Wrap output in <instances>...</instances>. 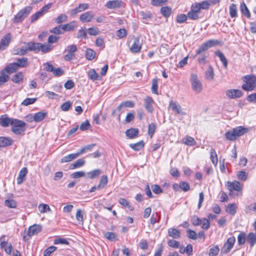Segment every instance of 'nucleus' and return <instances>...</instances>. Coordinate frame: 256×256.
I'll list each match as a JSON object with an SVG mask.
<instances>
[{
    "label": "nucleus",
    "mask_w": 256,
    "mask_h": 256,
    "mask_svg": "<svg viewBox=\"0 0 256 256\" xmlns=\"http://www.w3.org/2000/svg\"><path fill=\"white\" fill-rule=\"evenodd\" d=\"M105 237L108 240L113 241L116 238V234L114 232H107L104 234Z\"/></svg>",
    "instance_id": "680f3d73"
},
{
    "label": "nucleus",
    "mask_w": 256,
    "mask_h": 256,
    "mask_svg": "<svg viewBox=\"0 0 256 256\" xmlns=\"http://www.w3.org/2000/svg\"><path fill=\"white\" fill-rule=\"evenodd\" d=\"M227 188L230 192V194L234 190L239 192L242 190L240 184L238 181H234L232 182H228L226 184Z\"/></svg>",
    "instance_id": "9d476101"
},
{
    "label": "nucleus",
    "mask_w": 256,
    "mask_h": 256,
    "mask_svg": "<svg viewBox=\"0 0 256 256\" xmlns=\"http://www.w3.org/2000/svg\"><path fill=\"white\" fill-rule=\"evenodd\" d=\"M32 10L30 6H28L21 10L14 17L13 21L14 23H18L23 20L30 14Z\"/></svg>",
    "instance_id": "20e7f679"
},
{
    "label": "nucleus",
    "mask_w": 256,
    "mask_h": 256,
    "mask_svg": "<svg viewBox=\"0 0 256 256\" xmlns=\"http://www.w3.org/2000/svg\"><path fill=\"white\" fill-rule=\"evenodd\" d=\"M154 103V101L151 97L148 96L144 99V106L146 110L149 112H152L154 110V108L152 104Z\"/></svg>",
    "instance_id": "2eb2a0df"
},
{
    "label": "nucleus",
    "mask_w": 256,
    "mask_h": 256,
    "mask_svg": "<svg viewBox=\"0 0 256 256\" xmlns=\"http://www.w3.org/2000/svg\"><path fill=\"white\" fill-rule=\"evenodd\" d=\"M12 131L16 134H20L26 130V124L23 121L14 119L12 122Z\"/></svg>",
    "instance_id": "7ed1b4c3"
},
{
    "label": "nucleus",
    "mask_w": 256,
    "mask_h": 256,
    "mask_svg": "<svg viewBox=\"0 0 256 256\" xmlns=\"http://www.w3.org/2000/svg\"><path fill=\"white\" fill-rule=\"evenodd\" d=\"M46 116V112H40L34 114V120L36 122H40Z\"/></svg>",
    "instance_id": "bb28decb"
},
{
    "label": "nucleus",
    "mask_w": 256,
    "mask_h": 256,
    "mask_svg": "<svg viewBox=\"0 0 256 256\" xmlns=\"http://www.w3.org/2000/svg\"><path fill=\"white\" fill-rule=\"evenodd\" d=\"M28 174V170L24 167L21 169L18 174V176L16 178L17 184H20L25 180V178Z\"/></svg>",
    "instance_id": "f3484780"
},
{
    "label": "nucleus",
    "mask_w": 256,
    "mask_h": 256,
    "mask_svg": "<svg viewBox=\"0 0 256 256\" xmlns=\"http://www.w3.org/2000/svg\"><path fill=\"white\" fill-rule=\"evenodd\" d=\"M96 52L91 48H88L86 52V58L88 60H92L94 58Z\"/></svg>",
    "instance_id": "4c0bfd02"
},
{
    "label": "nucleus",
    "mask_w": 256,
    "mask_h": 256,
    "mask_svg": "<svg viewBox=\"0 0 256 256\" xmlns=\"http://www.w3.org/2000/svg\"><path fill=\"white\" fill-rule=\"evenodd\" d=\"M226 211L232 215H234L236 212V206L234 204H228L226 208Z\"/></svg>",
    "instance_id": "e433bc0d"
},
{
    "label": "nucleus",
    "mask_w": 256,
    "mask_h": 256,
    "mask_svg": "<svg viewBox=\"0 0 256 256\" xmlns=\"http://www.w3.org/2000/svg\"><path fill=\"white\" fill-rule=\"evenodd\" d=\"M18 67L17 66V64H16V62H14L12 64H8L4 70V71L6 70V72L8 74H11L14 72L18 70Z\"/></svg>",
    "instance_id": "5701e85b"
},
{
    "label": "nucleus",
    "mask_w": 256,
    "mask_h": 256,
    "mask_svg": "<svg viewBox=\"0 0 256 256\" xmlns=\"http://www.w3.org/2000/svg\"><path fill=\"white\" fill-rule=\"evenodd\" d=\"M188 18V16L184 14H180L176 17V22L179 24H182L185 22Z\"/></svg>",
    "instance_id": "774afa93"
},
{
    "label": "nucleus",
    "mask_w": 256,
    "mask_h": 256,
    "mask_svg": "<svg viewBox=\"0 0 256 256\" xmlns=\"http://www.w3.org/2000/svg\"><path fill=\"white\" fill-rule=\"evenodd\" d=\"M190 80L192 90L198 93L201 92L202 90V84L198 80L196 74H192L190 76Z\"/></svg>",
    "instance_id": "39448f33"
},
{
    "label": "nucleus",
    "mask_w": 256,
    "mask_h": 256,
    "mask_svg": "<svg viewBox=\"0 0 256 256\" xmlns=\"http://www.w3.org/2000/svg\"><path fill=\"white\" fill-rule=\"evenodd\" d=\"M42 230V226L40 224H34L30 226L28 232V236H32L36 234H37Z\"/></svg>",
    "instance_id": "4468645a"
},
{
    "label": "nucleus",
    "mask_w": 256,
    "mask_h": 256,
    "mask_svg": "<svg viewBox=\"0 0 256 256\" xmlns=\"http://www.w3.org/2000/svg\"><path fill=\"white\" fill-rule=\"evenodd\" d=\"M156 125L154 123H151L148 126V134L152 138L155 132Z\"/></svg>",
    "instance_id": "052dcab7"
},
{
    "label": "nucleus",
    "mask_w": 256,
    "mask_h": 256,
    "mask_svg": "<svg viewBox=\"0 0 256 256\" xmlns=\"http://www.w3.org/2000/svg\"><path fill=\"white\" fill-rule=\"evenodd\" d=\"M13 120L6 116H2L0 118V124L4 127L8 126L10 124L12 125Z\"/></svg>",
    "instance_id": "aec40b11"
},
{
    "label": "nucleus",
    "mask_w": 256,
    "mask_h": 256,
    "mask_svg": "<svg viewBox=\"0 0 256 256\" xmlns=\"http://www.w3.org/2000/svg\"><path fill=\"white\" fill-rule=\"evenodd\" d=\"M12 144V140L9 138L6 137H0V146H10Z\"/></svg>",
    "instance_id": "72a5a7b5"
},
{
    "label": "nucleus",
    "mask_w": 256,
    "mask_h": 256,
    "mask_svg": "<svg viewBox=\"0 0 256 256\" xmlns=\"http://www.w3.org/2000/svg\"><path fill=\"white\" fill-rule=\"evenodd\" d=\"M16 64L18 68H25L28 65V59L26 58H18Z\"/></svg>",
    "instance_id": "393cba45"
},
{
    "label": "nucleus",
    "mask_w": 256,
    "mask_h": 256,
    "mask_svg": "<svg viewBox=\"0 0 256 256\" xmlns=\"http://www.w3.org/2000/svg\"><path fill=\"white\" fill-rule=\"evenodd\" d=\"M102 172L100 169H96L93 170H92L87 173L88 176L90 179H94L97 177H98L101 174Z\"/></svg>",
    "instance_id": "cd10ccee"
},
{
    "label": "nucleus",
    "mask_w": 256,
    "mask_h": 256,
    "mask_svg": "<svg viewBox=\"0 0 256 256\" xmlns=\"http://www.w3.org/2000/svg\"><path fill=\"white\" fill-rule=\"evenodd\" d=\"M86 176V173L84 172H76L72 174L71 176L73 178H78L81 177H84Z\"/></svg>",
    "instance_id": "338daca9"
},
{
    "label": "nucleus",
    "mask_w": 256,
    "mask_h": 256,
    "mask_svg": "<svg viewBox=\"0 0 256 256\" xmlns=\"http://www.w3.org/2000/svg\"><path fill=\"white\" fill-rule=\"evenodd\" d=\"M183 142L190 146H194L196 144V142L194 140V138L190 136H186L183 140Z\"/></svg>",
    "instance_id": "c9c22d12"
},
{
    "label": "nucleus",
    "mask_w": 256,
    "mask_h": 256,
    "mask_svg": "<svg viewBox=\"0 0 256 256\" xmlns=\"http://www.w3.org/2000/svg\"><path fill=\"white\" fill-rule=\"evenodd\" d=\"M126 136L130 138H132L138 135V130L137 128H132L126 132Z\"/></svg>",
    "instance_id": "a878e982"
},
{
    "label": "nucleus",
    "mask_w": 256,
    "mask_h": 256,
    "mask_svg": "<svg viewBox=\"0 0 256 256\" xmlns=\"http://www.w3.org/2000/svg\"><path fill=\"white\" fill-rule=\"evenodd\" d=\"M247 240L250 246L252 247L256 244V234L253 232L249 233L248 235Z\"/></svg>",
    "instance_id": "2f4dec72"
},
{
    "label": "nucleus",
    "mask_w": 256,
    "mask_h": 256,
    "mask_svg": "<svg viewBox=\"0 0 256 256\" xmlns=\"http://www.w3.org/2000/svg\"><path fill=\"white\" fill-rule=\"evenodd\" d=\"M220 251L219 248L218 246H213L212 248H210L209 252H208V256H216Z\"/></svg>",
    "instance_id": "09e8293b"
},
{
    "label": "nucleus",
    "mask_w": 256,
    "mask_h": 256,
    "mask_svg": "<svg viewBox=\"0 0 256 256\" xmlns=\"http://www.w3.org/2000/svg\"><path fill=\"white\" fill-rule=\"evenodd\" d=\"M168 244L174 248H178L180 247V243L174 240H170L168 242Z\"/></svg>",
    "instance_id": "0e129e2a"
},
{
    "label": "nucleus",
    "mask_w": 256,
    "mask_h": 256,
    "mask_svg": "<svg viewBox=\"0 0 256 256\" xmlns=\"http://www.w3.org/2000/svg\"><path fill=\"white\" fill-rule=\"evenodd\" d=\"M88 8V4L86 3L80 4L78 6L70 10V15L72 16H75L78 13L87 10Z\"/></svg>",
    "instance_id": "f8f14e48"
},
{
    "label": "nucleus",
    "mask_w": 256,
    "mask_h": 256,
    "mask_svg": "<svg viewBox=\"0 0 256 256\" xmlns=\"http://www.w3.org/2000/svg\"><path fill=\"white\" fill-rule=\"evenodd\" d=\"M151 90L153 94H158V82L156 78H154L152 80Z\"/></svg>",
    "instance_id": "37998d69"
},
{
    "label": "nucleus",
    "mask_w": 256,
    "mask_h": 256,
    "mask_svg": "<svg viewBox=\"0 0 256 256\" xmlns=\"http://www.w3.org/2000/svg\"><path fill=\"white\" fill-rule=\"evenodd\" d=\"M233 130L234 132L235 133L236 138L240 137L244 135V134L247 132L248 130V128L242 126H237L235 128H234Z\"/></svg>",
    "instance_id": "6ab92c4d"
},
{
    "label": "nucleus",
    "mask_w": 256,
    "mask_h": 256,
    "mask_svg": "<svg viewBox=\"0 0 256 256\" xmlns=\"http://www.w3.org/2000/svg\"><path fill=\"white\" fill-rule=\"evenodd\" d=\"M24 76L22 72L14 74L12 78V80L15 83H18L22 80Z\"/></svg>",
    "instance_id": "5fc2aeb1"
},
{
    "label": "nucleus",
    "mask_w": 256,
    "mask_h": 256,
    "mask_svg": "<svg viewBox=\"0 0 256 256\" xmlns=\"http://www.w3.org/2000/svg\"><path fill=\"white\" fill-rule=\"evenodd\" d=\"M116 35L120 38H124L126 36L127 31L124 28L120 29L116 32Z\"/></svg>",
    "instance_id": "4d7b16f0"
},
{
    "label": "nucleus",
    "mask_w": 256,
    "mask_h": 256,
    "mask_svg": "<svg viewBox=\"0 0 256 256\" xmlns=\"http://www.w3.org/2000/svg\"><path fill=\"white\" fill-rule=\"evenodd\" d=\"M11 40V34L8 33L1 39L0 41V50H4L9 45Z\"/></svg>",
    "instance_id": "9b49d317"
},
{
    "label": "nucleus",
    "mask_w": 256,
    "mask_h": 256,
    "mask_svg": "<svg viewBox=\"0 0 256 256\" xmlns=\"http://www.w3.org/2000/svg\"><path fill=\"white\" fill-rule=\"evenodd\" d=\"M5 205L9 208H14L16 207V202L12 199L6 200L4 201Z\"/></svg>",
    "instance_id": "c03bdc74"
},
{
    "label": "nucleus",
    "mask_w": 256,
    "mask_h": 256,
    "mask_svg": "<svg viewBox=\"0 0 256 256\" xmlns=\"http://www.w3.org/2000/svg\"><path fill=\"white\" fill-rule=\"evenodd\" d=\"M62 28V27L61 24L58 26H56L54 28H53L52 29L50 30V32L51 33H54V34H62L64 33V32L63 29Z\"/></svg>",
    "instance_id": "603ef678"
},
{
    "label": "nucleus",
    "mask_w": 256,
    "mask_h": 256,
    "mask_svg": "<svg viewBox=\"0 0 256 256\" xmlns=\"http://www.w3.org/2000/svg\"><path fill=\"white\" fill-rule=\"evenodd\" d=\"M226 94L229 98L234 99L242 97V92L239 90L230 89L226 91Z\"/></svg>",
    "instance_id": "1a4fd4ad"
},
{
    "label": "nucleus",
    "mask_w": 256,
    "mask_h": 256,
    "mask_svg": "<svg viewBox=\"0 0 256 256\" xmlns=\"http://www.w3.org/2000/svg\"><path fill=\"white\" fill-rule=\"evenodd\" d=\"M200 225H202V228L204 230H208L210 227L209 220L206 218H201Z\"/></svg>",
    "instance_id": "8fccbe9b"
},
{
    "label": "nucleus",
    "mask_w": 256,
    "mask_h": 256,
    "mask_svg": "<svg viewBox=\"0 0 256 256\" xmlns=\"http://www.w3.org/2000/svg\"><path fill=\"white\" fill-rule=\"evenodd\" d=\"M160 12L164 17H169L172 12L171 8L168 6H163L160 9Z\"/></svg>",
    "instance_id": "58836bf2"
},
{
    "label": "nucleus",
    "mask_w": 256,
    "mask_h": 256,
    "mask_svg": "<svg viewBox=\"0 0 256 256\" xmlns=\"http://www.w3.org/2000/svg\"><path fill=\"white\" fill-rule=\"evenodd\" d=\"M238 242L240 245L244 244L246 242L245 234L244 232L240 233L238 236Z\"/></svg>",
    "instance_id": "69168bd1"
},
{
    "label": "nucleus",
    "mask_w": 256,
    "mask_h": 256,
    "mask_svg": "<svg viewBox=\"0 0 256 256\" xmlns=\"http://www.w3.org/2000/svg\"><path fill=\"white\" fill-rule=\"evenodd\" d=\"M40 48V50H41L43 53H46L50 52L52 50L51 45L48 44H41Z\"/></svg>",
    "instance_id": "3c124183"
},
{
    "label": "nucleus",
    "mask_w": 256,
    "mask_h": 256,
    "mask_svg": "<svg viewBox=\"0 0 256 256\" xmlns=\"http://www.w3.org/2000/svg\"><path fill=\"white\" fill-rule=\"evenodd\" d=\"M85 164V161L83 159H78L74 163L70 166V169H75L76 168H80L83 166Z\"/></svg>",
    "instance_id": "473e14b6"
},
{
    "label": "nucleus",
    "mask_w": 256,
    "mask_h": 256,
    "mask_svg": "<svg viewBox=\"0 0 256 256\" xmlns=\"http://www.w3.org/2000/svg\"><path fill=\"white\" fill-rule=\"evenodd\" d=\"M170 107L178 114H181L183 116L186 115V112L182 110L180 106L176 102L171 101L170 102Z\"/></svg>",
    "instance_id": "dca6fc26"
},
{
    "label": "nucleus",
    "mask_w": 256,
    "mask_h": 256,
    "mask_svg": "<svg viewBox=\"0 0 256 256\" xmlns=\"http://www.w3.org/2000/svg\"><path fill=\"white\" fill-rule=\"evenodd\" d=\"M225 136L228 140L231 141H234L237 138L233 130H232L227 132L225 134Z\"/></svg>",
    "instance_id": "a18cd8bd"
},
{
    "label": "nucleus",
    "mask_w": 256,
    "mask_h": 256,
    "mask_svg": "<svg viewBox=\"0 0 256 256\" xmlns=\"http://www.w3.org/2000/svg\"><path fill=\"white\" fill-rule=\"evenodd\" d=\"M76 158H78L76 156V154L75 153L71 154L62 158L60 160V162L64 163L71 162L72 160L76 159Z\"/></svg>",
    "instance_id": "c756f323"
},
{
    "label": "nucleus",
    "mask_w": 256,
    "mask_h": 256,
    "mask_svg": "<svg viewBox=\"0 0 256 256\" xmlns=\"http://www.w3.org/2000/svg\"><path fill=\"white\" fill-rule=\"evenodd\" d=\"M68 20V16L66 14H61L55 20L56 24H60L63 22H65Z\"/></svg>",
    "instance_id": "864d4df0"
},
{
    "label": "nucleus",
    "mask_w": 256,
    "mask_h": 256,
    "mask_svg": "<svg viewBox=\"0 0 256 256\" xmlns=\"http://www.w3.org/2000/svg\"><path fill=\"white\" fill-rule=\"evenodd\" d=\"M244 83L242 85V88L246 91H252L256 88V76L248 74L242 78Z\"/></svg>",
    "instance_id": "f03ea898"
},
{
    "label": "nucleus",
    "mask_w": 256,
    "mask_h": 256,
    "mask_svg": "<svg viewBox=\"0 0 256 256\" xmlns=\"http://www.w3.org/2000/svg\"><path fill=\"white\" fill-rule=\"evenodd\" d=\"M38 210L41 213H44L50 210V208L48 204H40L38 206Z\"/></svg>",
    "instance_id": "e2e57ef3"
},
{
    "label": "nucleus",
    "mask_w": 256,
    "mask_h": 256,
    "mask_svg": "<svg viewBox=\"0 0 256 256\" xmlns=\"http://www.w3.org/2000/svg\"><path fill=\"white\" fill-rule=\"evenodd\" d=\"M134 106V102L131 100H127L122 102L119 106L118 108H133Z\"/></svg>",
    "instance_id": "79ce46f5"
},
{
    "label": "nucleus",
    "mask_w": 256,
    "mask_h": 256,
    "mask_svg": "<svg viewBox=\"0 0 256 256\" xmlns=\"http://www.w3.org/2000/svg\"><path fill=\"white\" fill-rule=\"evenodd\" d=\"M210 158L212 163L214 164V166L217 165L218 162V155L216 153L215 150L213 148H212L210 150Z\"/></svg>",
    "instance_id": "c85d7f7f"
},
{
    "label": "nucleus",
    "mask_w": 256,
    "mask_h": 256,
    "mask_svg": "<svg viewBox=\"0 0 256 256\" xmlns=\"http://www.w3.org/2000/svg\"><path fill=\"white\" fill-rule=\"evenodd\" d=\"M215 54L216 56L220 58V61L222 62L224 66L227 68L228 62L224 54L220 50L216 52Z\"/></svg>",
    "instance_id": "b1692460"
},
{
    "label": "nucleus",
    "mask_w": 256,
    "mask_h": 256,
    "mask_svg": "<svg viewBox=\"0 0 256 256\" xmlns=\"http://www.w3.org/2000/svg\"><path fill=\"white\" fill-rule=\"evenodd\" d=\"M236 242V238L232 236L229 238L226 242L224 244V246L222 248V251L224 253H228L230 250L232 248Z\"/></svg>",
    "instance_id": "6e6552de"
},
{
    "label": "nucleus",
    "mask_w": 256,
    "mask_h": 256,
    "mask_svg": "<svg viewBox=\"0 0 256 256\" xmlns=\"http://www.w3.org/2000/svg\"><path fill=\"white\" fill-rule=\"evenodd\" d=\"M122 108H118V106L115 110H112V114L113 116H117V119L118 121H120V114Z\"/></svg>",
    "instance_id": "13d9d810"
},
{
    "label": "nucleus",
    "mask_w": 256,
    "mask_h": 256,
    "mask_svg": "<svg viewBox=\"0 0 256 256\" xmlns=\"http://www.w3.org/2000/svg\"><path fill=\"white\" fill-rule=\"evenodd\" d=\"M94 18V14L91 11L87 12L82 14L80 20L83 23L91 22Z\"/></svg>",
    "instance_id": "ddd939ff"
},
{
    "label": "nucleus",
    "mask_w": 256,
    "mask_h": 256,
    "mask_svg": "<svg viewBox=\"0 0 256 256\" xmlns=\"http://www.w3.org/2000/svg\"><path fill=\"white\" fill-rule=\"evenodd\" d=\"M25 44L26 45L27 50L29 51L39 52L40 48L41 46L40 43H34L33 42L25 43Z\"/></svg>",
    "instance_id": "a211bd4d"
},
{
    "label": "nucleus",
    "mask_w": 256,
    "mask_h": 256,
    "mask_svg": "<svg viewBox=\"0 0 256 256\" xmlns=\"http://www.w3.org/2000/svg\"><path fill=\"white\" fill-rule=\"evenodd\" d=\"M214 72L212 66H210L206 72V78L210 80H212L214 79Z\"/></svg>",
    "instance_id": "de8ad7c7"
},
{
    "label": "nucleus",
    "mask_w": 256,
    "mask_h": 256,
    "mask_svg": "<svg viewBox=\"0 0 256 256\" xmlns=\"http://www.w3.org/2000/svg\"><path fill=\"white\" fill-rule=\"evenodd\" d=\"M88 76L93 81L98 80V75L94 69H90L88 72Z\"/></svg>",
    "instance_id": "a19ab883"
},
{
    "label": "nucleus",
    "mask_w": 256,
    "mask_h": 256,
    "mask_svg": "<svg viewBox=\"0 0 256 256\" xmlns=\"http://www.w3.org/2000/svg\"><path fill=\"white\" fill-rule=\"evenodd\" d=\"M218 44L217 40H210L202 44L196 50V54L194 57L199 55L200 56L198 58V62L200 64H205L206 60L208 54L206 51L210 48Z\"/></svg>",
    "instance_id": "f257e3e1"
},
{
    "label": "nucleus",
    "mask_w": 256,
    "mask_h": 256,
    "mask_svg": "<svg viewBox=\"0 0 256 256\" xmlns=\"http://www.w3.org/2000/svg\"><path fill=\"white\" fill-rule=\"evenodd\" d=\"M240 10L242 13L248 18H250V12L244 2L241 3L240 5Z\"/></svg>",
    "instance_id": "7c9ffc66"
},
{
    "label": "nucleus",
    "mask_w": 256,
    "mask_h": 256,
    "mask_svg": "<svg viewBox=\"0 0 256 256\" xmlns=\"http://www.w3.org/2000/svg\"><path fill=\"white\" fill-rule=\"evenodd\" d=\"M124 3L120 0H109L107 2L105 6L109 9L119 8L124 7Z\"/></svg>",
    "instance_id": "0eeeda50"
},
{
    "label": "nucleus",
    "mask_w": 256,
    "mask_h": 256,
    "mask_svg": "<svg viewBox=\"0 0 256 256\" xmlns=\"http://www.w3.org/2000/svg\"><path fill=\"white\" fill-rule=\"evenodd\" d=\"M2 76H0V85L5 83L8 80V76L5 74L4 70H2L0 72Z\"/></svg>",
    "instance_id": "6e6d98bb"
},
{
    "label": "nucleus",
    "mask_w": 256,
    "mask_h": 256,
    "mask_svg": "<svg viewBox=\"0 0 256 256\" xmlns=\"http://www.w3.org/2000/svg\"><path fill=\"white\" fill-rule=\"evenodd\" d=\"M132 39L133 43L130 46V50L132 53H138L142 49V44L138 37L134 36Z\"/></svg>",
    "instance_id": "423d86ee"
},
{
    "label": "nucleus",
    "mask_w": 256,
    "mask_h": 256,
    "mask_svg": "<svg viewBox=\"0 0 256 256\" xmlns=\"http://www.w3.org/2000/svg\"><path fill=\"white\" fill-rule=\"evenodd\" d=\"M56 247L54 246H50L44 252V256H50V254L56 250Z\"/></svg>",
    "instance_id": "bf43d9fd"
},
{
    "label": "nucleus",
    "mask_w": 256,
    "mask_h": 256,
    "mask_svg": "<svg viewBox=\"0 0 256 256\" xmlns=\"http://www.w3.org/2000/svg\"><path fill=\"white\" fill-rule=\"evenodd\" d=\"M108 184V176L106 175L102 176L100 180L98 188H103Z\"/></svg>",
    "instance_id": "49530a36"
},
{
    "label": "nucleus",
    "mask_w": 256,
    "mask_h": 256,
    "mask_svg": "<svg viewBox=\"0 0 256 256\" xmlns=\"http://www.w3.org/2000/svg\"><path fill=\"white\" fill-rule=\"evenodd\" d=\"M230 14L232 18L237 16V8L236 4H232L230 6Z\"/></svg>",
    "instance_id": "ea45409f"
},
{
    "label": "nucleus",
    "mask_w": 256,
    "mask_h": 256,
    "mask_svg": "<svg viewBox=\"0 0 256 256\" xmlns=\"http://www.w3.org/2000/svg\"><path fill=\"white\" fill-rule=\"evenodd\" d=\"M144 146V142L143 141H140L136 144H130V148L135 150L138 151L141 150Z\"/></svg>",
    "instance_id": "f704fd0d"
},
{
    "label": "nucleus",
    "mask_w": 256,
    "mask_h": 256,
    "mask_svg": "<svg viewBox=\"0 0 256 256\" xmlns=\"http://www.w3.org/2000/svg\"><path fill=\"white\" fill-rule=\"evenodd\" d=\"M62 26L64 32L66 31L72 30L77 26L75 22H72L65 24H62Z\"/></svg>",
    "instance_id": "4be33fe9"
},
{
    "label": "nucleus",
    "mask_w": 256,
    "mask_h": 256,
    "mask_svg": "<svg viewBox=\"0 0 256 256\" xmlns=\"http://www.w3.org/2000/svg\"><path fill=\"white\" fill-rule=\"evenodd\" d=\"M168 234L174 238L177 239L180 237V232L175 228H170L168 230Z\"/></svg>",
    "instance_id": "412c9836"
}]
</instances>
